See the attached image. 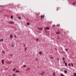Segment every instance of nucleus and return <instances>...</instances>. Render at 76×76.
Here are the masks:
<instances>
[{
    "mask_svg": "<svg viewBox=\"0 0 76 76\" xmlns=\"http://www.w3.org/2000/svg\"><path fill=\"white\" fill-rule=\"evenodd\" d=\"M44 29H45V30H47V29H48V30H49L50 28H48V27H46L44 28Z\"/></svg>",
    "mask_w": 76,
    "mask_h": 76,
    "instance_id": "f257e3e1",
    "label": "nucleus"
},
{
    "mask_svg": "<svg viewBox=\"0 0 76 76\" xmlns=\"http://www.w3.org/2000/svg\"><path fill=\"white\" fill-rule=\"evenodd\" d=\"M44 73H45V71H44L43 72H42V73H39V75H42L44 74Z\"/></svg>",
    "mask_w": 76,
    "mask_h": 76,
    "instance_id": "f03ea898",
    "label": "nucleus"
},
{
    "mask_svg": "<svg viewBox=\"0 0 76 76\" xmlns=\"http://www.w3.org/2000/svg\"><path fill=\"white\" fill-rule=\"evenodd\" d=\"M44 17H45V15H41V19L42 18H44Z\"/></svg>",
    "mask_w": 76,
    "mask_h": 76,
    "instance_id": "7ed1b4c3",
    "label": "nucleus"
},
{
    "mask_svg": "<svg viewBox=\"0 0 76 76\" xmlns=\"http://www.w3.org/2000/svg\"><path fill=\"white\" fill-rule=\"evenodd\" d=\"M13 35H12V34L10 35V38H11L12 39V38H13Z\"/></svg>",
    "mask_w": 76,
    "mask_h": 76,
    "instance_id": "20e7f679",
    "label": "nucleus"
},
{
    "mask_svg": "<svg viewBox=\"0 0 76 76\" xmlns=\"http://www.w3.org/2000/svg\"><path fill=\"white\" fill-rule=\"evenodd\" d=\"M19 72H20V71H18V70H16L15 72V73H19Z\"/></svg>",
    "mask_w": 76,
    "mask_h": 76,
    "instance_id": "39448f33",
    "label": "nucleus"
},
{
    "mask_svg": "<svg viewBox=\"0 0 76 76\" xmlns=\"http://www.w3.org/2000/svg\"><path fill=\"white\" fill-rule=\"evenodd\" d=\"M30 70V68H28V69H26V71H27V70Z\"/></svg>",
    "mask_w": 76,
    "mask_h": 76,
    "instance_id": "423d86ee",
    "label": "nucleus"
},
{
    "mask_svg": "<svg viewBox=\"0 0 76 76\" xmlns=\"http://www.w3.org/2000/svg\"><path fill=\"white\" fill-rule=\"evenodd\" d=\"M64 72L65 74H66L67 72V70H64Z\"/></svg>",
    "mask_w": 76,
    "mask_h": 76,
    "instance_id": "0eeeda50",
    "label": "nucleus"
},
{
    "mask_svg": "<svg viewBox=\"0 0 76 76\" xmlns=\"http://www.w3.org/2000/svg\"><path fill=\"white\" fill-rule=\"evenodd\" d=\"M60 76H65V75H63V74L61 73L60 74Z\"/></svg>",
    "mask_w": 76,
    "mask_h": 76,
    "instance_id": "6e6552de",
    "label": "nucleus"
},
{
    "mask_svg": "<svg viewBox=\"0 0 76 76\" xmlns=\"http://www.w3.org/2000/svg\"><path fill=\"white\" fill-rule=\"evenodd\" d=\"M39 30H40V31H42L43 29V28H39Z\"/></svg>",
    "mask_w": 76,
    "mask_h": 76,
    "instance_id": "1a4fd4ad",
    "label": "nucleus"
},
{
    "mask_svg": "<svg viewBox=\"0 0 76 76\" xmlns=\"http://www.w3.org/2000/svg\"><path fill=\"white\" fill-rule=\"evenodd\" d=\"M1 62L3 64H4V60H2L1 61Z\"/></svg>",
    "mask_w": 76,
    "mask_h": 76,
    "instance_id": "9d476101",
    "label": "nucleus"
},
{
    "mask_svg": "<svg viewBox=\"0 0 76 76\" xmlns=\"http://www.w3.org/2000/svg\"><path fill=\"white\" fill-rule=\"evenodd\" d=\"M10 23L11 24H13V23H15V22H10Z\"/></svg>",
    "mask_w": 76,
    "mask_h": 76,
    "instance_id": "9b49d317",
    "label": "nucleus"
},
{
    "mask_svg": "<svg viewBox=\"0 0 76 76\" xmlns=\"http://www.w3.org/2000/svg\"><path fill=\"white\" fill-rule=\"evenodd\" d=\"M16 68H14L13 69V71L15 72V70H16Z\"/></svg>",
    "mask_w": 76,
    "mask_h": 76,
    "instance_id": "f8f14e48",
    "label": "nucleus"
},
{
    "mask_svg": "<svg viewBox=\"0 0 76 76\" xmlns=\"http://www.w3.org/2000/svg\"><path fill=\"white\" fill-rule=\"evenodd\" d=\"M1 41H3V39H0V42H1Z\"/></svg>",
    "mask_w": 76,
    "mask_h": 76,
    "instance_id": "ddd939ff",
    "label": "nucleus"
},
{
    "mask_svg": "<svg viewBox=\"0 0 76 76\" xmlns=\"http://www.w3.org/2000/svg\"><path fill=\"white\" fill-rule=\"evenodd\" d=\"M11 18L12 19H13V17L12 16H11Z\"/></svg>",
    "mask_w": 76,
    "mask_h": 76,
    "instance_id": "4468645a",
    "label": "nucleus"
},
{
    "mask_svg": "<svg viewBox=\"0 0 76 76\" xmlns=\"http://www.w3.org/2000/svg\"><path fill=\"white\" fill-rule=\"evenodd\" d=\"M25 50L26 51V50L27 49V48L26 47V48H25Z\"/></svg>",
    "mask_w": 76,
    "mask_h": 76,
    "instance_id": "2eb2a0df",
    "label": "nucleus"
},
{
    "mask_svg": "<svg viewBox=\"0 0 76 76\" xmlns=\"http://www.w3.org/2000/svg\"><path fill=\"white\" fill-rule=\"evenodd\" d=\"M65 65L66 66H67V63H65Z\"/></svg>",
    "mask_w": 76,
    "mask_h": 76,
    "instance_id": "dca6fc26",
    "label": "nucleus"
},
{
    "mask_svg": "<svg viewBox=\"0 0 76 76\" xmlns=\"http://www.w3.org/2000/svg\"><path fill=\"white\" fill-rule=\"evenodd\" d=\"M71 66L72 67H73V63H71Z\"/></svg>",
    "mask_w": 76,
    "mask_h": 76,
    "instance_id": "f3484780",
    "label": "nucleus"
},
{
    "mask_svg": "<svg viewBox=\"0 0 76 76\" xmlns=\"http://www.w3.org/2000/svg\"><path fill=\"white\" fill-rule=\"evenodd\" d=\"M35 61H37V60H38V59L37 58H36V59H35Z\"/></svg>",
    "mask_w": 76,
    "mask_h": 76,
    "instance_id": "a211bd4d",
    "label": "nucleus"
},
{
    "mask_svg": "<svg viewBox=\"0 0 76 76\" xmlns=\"http://www.w3.org/2000/svg\"><path fill=\"white\" fill-rule=\"evenodd\" d=\"M56 34H60V32H57L56 33Z\"/></svg>",
    "mask_w": 76,
    "mask_h": 76,
    "instance_id": "6ab92c4d",
    "label": "nucleus"
},
{
    "mask_svg": "<svg viewBox=\"0 0 76 76\" xmlns=\"http://www.w3.org/2000/svg\"><path fill=\"white\" fill-rule=\"evenodd\" d=\"M53 76H56V75H55V73H53Z\"/></svg>",
    "mask_w": 76,
    "mask_h": 76,
    "instance_id": "aec40b11",
    "label": "nucleus"
},
{
    "mask_svg": "<svg viewBox=\"0 0 76 76\" xmlns=\"http://www.w3.org/2000/svg\"><path fill=\"white\" fill-rule=\"evenodd\" d=\"M39 54H41V53H42V52H41V51L39 52Z\"/></svg>",
    "mask_w": 76,
    "mask_h": 76,
    "instance_id": "412c9836",
    "label": "nucleus"
},
{
    "mask_svg": "<svg viewBox=\"0 0 76 76\" xmlns=\"http://www.w3.org/2000/svg\"><path fill=\"white\" fill-rule=\"evenodd\" d=\"M36 41L37 42H38V41H39V39H37L36 40Z\"/></svg>",
    "mask_w": 76,
    "mask_h": 76,
    "instance_id": "4be33fe9",
    "label": "nucleus"
},
{
    "mask_svg": "<svg viewBox=\"0 0 76 76\" xmlns=\"http://www.w3.org/2000/svg\"><path fill=\"white\" fill-rule=\"evenodd\" d=\"M13 76H16V74H14L12 75Z\"/></svg>",
    "mask_w": 76,
    "mask_h": 76,
    "instance_id": "5701e85b",
    "label": "nucleus"
},
{
    "mask_svg": "<svg viewBox=\"0 0 76 76\" xmlns=\"http://www.w3.org/2000/svg\"><path fill=\"white\" fill-rule=\"evenodd\" d=\"M2 53H5V52H4V51H2Z\"/></svg>",
    "mask_w": 76,
    "mask_h": 76,
    "instance_id": "b1692460",
    "label": "nucleus"
},
{
    "mask_svg": "<svg viewBox=\"0 0 76 76\" xmlns=\"http://www.w3.org/2000/svg\"><path fill=\"white\" fill-rule=\"evenodd\" d=\"M56 26H60V25L58 24L56 25Z\"/></svg>",
    "mask_w": 76,
    "mask_h": 76,
    "instance_id": "393cba45",
    "label": "nucleus"
},
{
    "mask_svg": "<svg viewBox=\"0 0 76 76\" xmlns=\"http://www.w3.org/2000/svg\"><path fill=\"white\" fill-rule=\"evenodd\" d=\"M27 25H29V23L28 22L27 23Z\"/></svg>",
    "mask_w": 76,
    "mask_h": 76,
    "instance_id": "a878e982",
    "label": "nucleus"
},
{
    "mask_svg": "<svg viewBox=\"0 0 76 76\" xmlns=\"http://www.w3.org/2000/svg\"><path fill=\"white\" fill-rule=\"evenodd\" d=\"M57 61H58V60H59V58H58L57 59Z\"/></svg>",
    "mask_w": 76,
    "mask_h": 76,
    "instance_id": "bb28decb",
    "label": "nucleus"
},
{
    "mask_svg": "<svg viewBox=\"0 0 76 76\" xmlns=\"http://www.w3.org/2000/svg\"><path fill=\"white\" fill-rule=\"evenodd\" d=\"M72 5H73V4H75V2H73L72 4Z\"/></svg>",
    "mask_w": 76,
    "mask_h": 76,
    "instance_id": "cd10ccee",
    "label": "nucleus"
},
{
    "mask_svg": "<svg viewBox=\"0 0 76 76\" xmlns=\"http://www.w3.org/2000/svg\"><path fill=\"white\" fill-rule=\"evenodd\" d=\"M18 19H20L21 18L20 17H18Z\"/></svg>",
    "mask_w": 76,
    "mask_h": 76,
    "instance_id": "c85d7f7f",
    "label": "nucleus"
},
{
    "mask_svg": "<svg viewBox=\"0 0 76 76\" xmlns=\"http://www.w3.org/2000/svg\"><path fill=\"white\" fill-rule=\"evenodd\" d=\"M14 45L13 44L12 45V47H14Z\"/></svg>",
    "mask_w": 76,
    "mask_h": 76,
    "instance_id": "c756f323",
    "label": "nucleus"
},
{
    "mask_svg": "<svg viewBox=\"0 0 76 76\" xmlns=\"http://www.w3.org/2000/svg\"><path fill=\"white\" fill-rule=\"evenodd\" d=\"M23 66L24 67H26V66L25 65H24Z\"/></svg>",
    "mask_w": 76,
    "mask_h": 76,
    "instance_id": "7c9ffc66",
    "label": "nucleus"
},
{
    "mask_svg": "<svg viewBox=\"0 0 76 76\" xmlns=\"http://www.w3.org/2000/svg\"><path fill=\"white\" fill-rule=\"evenodd\" d=\"M50 58L51 59V58H54V57H52Z\"/></svg>",
    "mask_w": 76,
    "mask_h": 76,
    "instance_id": "2f4dec72",
    "label": "nucleus"
},
{
    "mask_svg": "<svg viewBox=\"0 0 76 76\" xmlns=\"http://www.w3.org/2000/svg\"><path fill=\"white\" fill-rule=\"evenodd\" d=\"M68 66H70V64H68Z\"/></svg>",
    "mask_w": 76,
    "mask_h": 76,
    "instance_id": "473e14b6",
    "label": "nucleus"
},
{
    "mask_svg": "<svg viewBox=\"0 0 76 76\" xmlns=\"http://www.w3.org/2000/svg\"><path fill=\"white\" fill-rule=\"evenodd\" d=\"M66 51H68V49H66Z\"/></svg>",
    "mask_w": 76,
    "mask_h": 76,
    "instance_id": "72a5a7b5",
    "label": "nucleus"
},
{
    "mask_svg": "<svg viewBox=\"0 0 76 76\" xmlns=\"http://www.w3.org/2000/svg\"><path fill=\"white\" fill-rule=\"evenodd\" d=\"M64 59H65V58H63V60H64Z\"/></svg>",
    "mask_w": 76,
    "mask_h": 76,
    "instance_id": "f704fd0d",
    "label": "nucleus"
},
{
    "mask_svg": "<svg viewBox=\"0 0 76 76\" xmlns=\"http://www.w3.org/2000/svg\"><path fill=\"white\" fill-rule=\"evenodd\" d=\"M36 15H38L39 14H37V13H36Z\"/></svg>",
    "mask_w": 76,
    "mask_h": 76,
    "instance_id": "c9c22d12",
    "label": "nucleus"
},
{
    "mask_svg": "<svg viewBox=\"0 0 76 76\" xmlns=\"http://www.w3.org/2000/svg\"><path fill=\"white\" fill-rule=\"evenodd\" d=\"M14 37L15 38H16V35H15Z\"/></svg>",
    "mask_w": 76,
    "mask_h": 76,
    "instance_id": "e433bc0d",
    "label": "nucleus"
},
{
    "mask_svg": "<svg viewBox=\"0 0 76 76\" xmlns=\"http://www.w3.org/2000/svg\"><path fill=\"white\" fill-rule=\"evenodd\" d=\"M64 63H66V62H65V61H64Z\"/></svg>",
    "mask_w": 76,
    "mask_h": 76,
    "instance_id": "4c0bfd02",
    "label": "nucleus"
},
{
    "mask_svg": "<svg viewBox=\"0 0 76 76\" xmlns=\"http://www.w3.org/2000/svg\"><path fill=\"white\" fill-rule=\"evenodd\" d=\"M25 45H24V46H23L24 47H25Z\"/></svg>",
    "mask_w": 76,
    "mask_h": 76,
    "instance_id": "58836bf2",
    "label": "nucleus"
},
{
    "mask_svg": "<svg viewBox=\"0 0 76 76\" xmlns=\"http://www.w3.org/2000/svg\"><path fill=\"white\" fill-rule=\"evenodd\" d=\"M45 32H46V33H47V31H45Z\"/></svg>",
    "mask_w": 76,
    "mask_h": 76,
    "instance_id": "ea45409f",
    "label": "nucleus"
},
{
    "mask_svg": "<svg viewBox=\"0 0 76 76\" xmlns=\"http://www.w3.org/2000/svg\"><path fill=\"white\" fill-rule=\"evenodd\" d=\"M10 56H12V55H10Z\"/></svg>",
    "mask_w": 76,
    "mask_h": 76,
    "instance_id": "a19ab883",
    "label": "nucleus"
},
{
    "mask_svg": "<svg viewBox=\"0 0 76 76\" xmlns=\"http://www.w3.org/2000/svg\"><path fill=\"white\" fill-rule=\"evenodd\" d=\"M59 37H58V38H57V39H59Z\"/></svg>",
    "mask_w": 76,
    "mask_h": 76,
    "instance_id": "79ce46f5",
    "label": "nucleus"
},
{
    "mask_svg": "<svg viewBox=\"0 0 76 76\" xmlns=\"http://www.w3.org/2000/svg\"><path fill=\"white\" fill-rule=\"evenodd\" d=\"M61 37H63V35H62V36H61Z\"/></svg>",
    "mask_w": 76,
    "mask_h": 76,
    "instance_id": "37998d69",
    "label": "nucleus"
},
{
    "mask_svg": "<svg viewBox=\"0 0 76 76\" xmlns=\"http://www.w3.org/2000/svg\"><path fill=\"white\" fill-rule=\"evenodd\" d=\"M54 26H56V25H54Z\"/></svg>",
    "mask_w": 76,
    "mask_h": 76,
    "instance_id": "c03bdc74",
    "label": "nucleus"
},
{
    "mask_svg": "<svg viewBox=\"0 0 76 76\" xmlns=\"http://www.w3.org/2000/svg\"><path fill=\"white\" fill-rule=\"evenodd\" d=\"M66 43H67V42H66Z\"/></svg>",
    "mask_w": 76,
    "mask_h": 76,
    "instance_id": "a18cd8bd",
    "label": "nucleus"
},
{
    "mask_svg": "<svg viewBox=\"0 0 76 76\" xmlns=\"http://www.w3.org/2000/svg\"><path fill=\"white\" fill-rule=\"evenodd\" d=\"M73 75H75V74H73Z\"/></svg>",
    "mask_w": 76,
    "mask_h": 76,
    "instance_id": "49530a36",
    "label": "nucleus"
},
{
    "mask_svg": "<svg viewBox=\"0 0 76 76\" xmlns=\"http://www.w3.org/2000/svg\"><path fill=\"white\" fill-rule=\"evenodd\" d=\"M10 63H11V62H10Z\"/></svg>",
    "mask_w": 76,
    "mask_h": 76,
    "instance_id": "de8ad7c7",
    "label": "nucleus"
}]
</instances>
